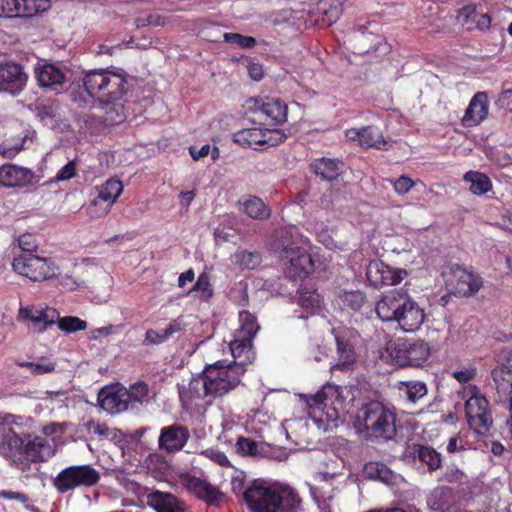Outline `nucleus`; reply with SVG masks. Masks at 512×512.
Returning <instances> with one entry per match:
<instances>
[{"label":"nucleus","instance_id":"nucleus-1","mask_svg":"<svg viewBox=\"0 0 512 512\" xmlns=\"http://www.w3.org/2000/svg\"><path fill=\"white\" fill-rule=\"evenodd\" d=\"M246 372L240 365H228L227 360L207 364L203 371L193 377L187 386L179 388V398L186 411L211 404L215 398L233 391Z\"/></svg>","mask_w":512,"mask_h":512},{"label":"nucleus","instance_id":"nucleus-2","mask_svg":"<svg viewBox=\"0 0 512 512\" xmlns=\"http://www.w3.org/2000/svg\"><path fill=\"white\" fill-rule=\"evenodd\" d=\"M82 84L90 97L107 106L106 123L116 125L125 120L124 105L120 100L128 91V82L123 74L108 69L89 70L84 73Z\"/></svg>","mask_w":512,"mask_h":512},{"label":"nucleus","instance_id":"nucleus-3","mask_svg":"<svg viewBox=\"0 0 512 512\" xmlns=\"http://www.w3.org/2000/svg\"><path fill=\"white\" fill-rule=\"evenodd\" d=\"M0 456L11 467L26 472L32 463L43 462L50 457V445L44 437L18 434L13 428L7 427L0 434Z\"/></svg>","mask_w":512,"mask_h":512},{"label":"nucleus","instance_id":"nucleus-4","mask_svg":"<svg viewBox=\"0 0 512 512\" xmlns=\"http://www.w3.org/2000/svg\"><path fill=\"white\" fill-rule=\"evenodd\" d=\"M375 312L382 321L396 322L404 332H414L425 319L424 310L404 290L394 289L381 296Z\"/></svg>","mask_w":512,"mask_h":512},{"label":"nucleus","instance_id":"nucleus-5","mask_svg":"<svg viewBox=\"0 0 512 512\" xmlns=\"http://www.w3.org/2000/svg\"><path fill=\"white\" fill-rule=\"evenodd\" d=\"M243 499L251 512H298L302 499L288 485H264L254 483L243 493Z\"/></svg>","mask_w":512,"mask_h":512},{"label":"nucleus","instance_id":"nucleus-6","mask_svg":"<svg viewBox=\"0 0 512 512\" xmlns=\"http://www.w3.org/2000/svg\"><path fill=\"white\" fill-rule=\"evenodd\" d=\"M366 432L378 439L391 440L396 436V414L393 408L374 401L364 405L358 414Z\"/></svg>","mask_w":512,"mask_h":512},{"label":"nucleus","instance_id":"nucleus-7","mask_svg":"<svg viewBox=\"0 0 512 512\" xmlns=\"http://www.w3.org/2000/svg\"><path fill=\"white\" fill-rule=\"evenodd\" d=\"M287 105L277 98H250L245 102V117L253 124L273 127L287 120Z\"/></svg>","mask_w":512,"mask_h":512},{"label":"nucleus","instance_id":"nucleus-8","mask_svg":"<svg viewBox=\"0 0 512 512\" xmlns=\"http://www.w3.org/2000/svg\"><path fill=\"white\" fill-rule=\"evenodd\" d=\"M458 395L465 401V414L471 429L478 434H485L492 425L489 403L475 385L463 386Z\"/></svg>","mask_w":512,"mask_h":512},{"label":"nucleus","instance_id":"nucleus-9","mask_svg":"<svg viewBox=\"0 0 512 512\" xmlns=\"http://www.w3.org/2000/svg\"><path fill=\"white\" fill-rule=\"evenodd\" d=\"M282 249L280 258L284 262V274L290 280H303L314 271V263L308 251L295 241L289 240L288 233L281 232Z\"/></svg>","mask_w":512,"mask_h":512},{"label":"nucleus","instance_id":"nucleus-10","mask_svg":"<svg viewBox=\"0 0 512 512\" xmlns=\"http://www.w3.org/2000/svg\"><path fill=\"white\" fill-rule=\"evenodd\" d=\"M100 473L89 464L71 465L62 469L51 479L54 489L60 494H66L77 488H89L100 481Z\"/></svg>","mask_w":512,"mask_h":512},{"label":"nucleus","instance_id":"nucleus-11","mask_svg":"<svg viewBox=\"0 0 512 512\" xmlns=\"http://www.w3.org/2000/svg\"><path fill=\"white\" fill-rule=\"evenodd\" d=\"M12 269L17 274L34 282L52 279L59 274V267L54 260L31 253L14 256Z\"/></svg>","mask_w":512,"mask_h":512},{"label":"nucleus","instance_id":"nucleus-12","mask_svg":"<svg viewBox=\"0 0 512 512\" xmlns=\"http://www.w3.org/2000/svg\"><path fill=\"white\" fill-rule=\"evenodd\" d=\"M349 391L346 387L326 384L322 386V426L325 431L336 426L344 413Z\"/></svg>","mask_w":512,"mask_h":512},{"label":"nucleus","instance_id":"nucleus-13","mask_svg":"<svg viewBox=\"0 0 512 512\" xmlns=\"http://www.w3.org/2000/svg\"><path fill=\"white\" fill-rule=\"evenodd\" d=\"M407 275L405 269L389 266L381 260H372L366 267L367 281L374 288L397 285Z\"/></svg>","mask_w":512,"mask_h":512},{"label":"nucleus","instance_id":"nucleus-14","mask_svg":"<svg viewBox=\"0 0 512 512\" xmlns=\"http://www.w3.org/2000/svg\"><path fill=\"white\" fill-rule=\"evenodd\" d=\"M276 134L280 141L285 138V135L279 130H271L269 128H261V127H252V128H244L236 131L232 139L233 141L247 148H252L255 150L260 149V147L268 145L274 146L277 141H274L272 138V134Z\"/></svg>","mask_w":512,"mask_h":512},{"label":"nucleus","instance_id":"nucleus-15","mask_svg":"<svg viewBox=\"0 0 512 512\" xmlns=\"http://www.w3.org/2000/svg\"><path fill=\"white\" fill-rule=\"evenodd\" d=\"M337 345L338 362L332 368L345 369L355 360L354 346L357 332L348 327L338 326L332 329Z\"/></svg>","mask_w":512,"mask_h":512},{"label":"nucleus","instance_id":"nucleus-16","mask_svg":"<svg viewBox=\"0 0 512 512\" xmlns=\"http://www.w3.org/2000/svg\"><path fill=\"white\" fill-rule=\"evenodd\" d=\"M28 76L15 62L0 63V92L18 95L27 84Z\"/></svg>","mask_w":512,"mask_h":512},{"label":"nucleus","instance_id":"nucleus-17","mask_svg":"<svg viewBox=\"0 0 512 512\" xmlns=\"http://www.w3.org/2000/svg\"><path fill=\"white\" fill-rule=\"evenodd\" d=\"M345 137L349 141L357 142L363 148L387 150L389 147V142L384 138L382 131L373 125L347 129Z\"/></svg>","mask_w":512,"mask_h":512},{"label":"nucleus","instance_id":"nucleus-18","mask_svg":"<svg viewBox=\"0 0 512 512\" xmlns=\"http://www.w3.org/2000/svg\"><path fill=\"white\" fill-rule=\"evenodd\" d=\"M190 439V431L186 426L173 423L161 428L158 439L159 448L167 453L181 451Z\"/></svg>","mask_w":512,"mask_h":512},{"label":"nucleus","instance_id":"nucleus-19","mask_svg":"<svg viewBox=\"0 0 512 512\" xmlns=\"http://www.w3.org/2000/svg\"><path fill=\"white\" fill-rule=\"evenodd\" d=\"M35 174L32 170L15 164L0 166V186L7 188H23L31 185Z\"/></svg>","mask_w":512,"mask_h":512},{"label":"nucleus","instance_id":"nucleus-20","mask_svg":"<svg viewBox=\"0 0 512 512\" xmlns=\"http://www.w3.org/2000/svg\"><path fill=\"white\" fill-rule=\"evenodd\" d=\"M454 293L469 296L479 291L483 286L482 278L471 270L457 266L453 270Z\"/></svg>","mask_w":512,"mask_h":512},{"label":"nucleus","instance_id":"nucleus-21","mask_svg":"<svg viewBox=\"0 0 512 512\" xmlns=\"http://www.w3.org/2000/svg\"><path fill=\"white\" fill-rule=\"evenodd\" d=\"M100 407L110 414H118L128 409L126 388H103L98 393Z\"/></svg>","mask_w":512,"mask_h":512},{"label":"nucleus","instance_id":"nucleus-22","mask_svg":"<svg viewBox=\"0 0 512 512\" xmlns=\"http://www.w3.org/2000/svg\"><path fill=\"white\" fill-rule=\"evenodd\" d=\"M122 191L123 184L118 179L110 178L105 183H103L99 188L98 196L91 202V207H97L101 205V203L104 204L101 212L97 213L96 215L99 217L108 214L113 204L121 195Z\"/></svg>","mask_w":512,"mask_h":512},{"label":"nucleus","instance_id":"nucleus-23","mask_svg":"<svg viewBox=\"0 0 512 512\" xmlns=\"http://www.w3.org/2000/svg\"><path fill=\"white\" fill-rule=\"evenodd\" d=\"M488 114V98L485 92L476 93L471 99L462 118L464 126L471 127L480 124Z\"/></svg>","mask_w":512,"mask_h":512},{"label":"nucleus","instance_id":"nucleus-24","mask_svg":"<svg viewBox=\"0 0 512 512\" xmlns=\"http://www.w3.org/2000/svg\"><path fill=\"white\" fill-rule=\"evenodd\" d=\"M252 342V338L240 337L235 334L234 339L230 342V350L234 360L228 361V365H240L243 369H246V365L254 359Z\"/></svg>","mask_w":512,"mask_h":512},{"label":"nucleus","instance_id":"nucleus-25","mask_svg":"<svg viewBox=\"0 0 512 512\" xmlns=\"http://www.w3.org/2000/svg\"><path fill=\"white\" fill-rule=\"evenodd\" d=\"M147 504L157 512H185L184 503L168 492L154 491L148 494Z\"/></svg>","mask_w":512,"mask_h":512},{"label":"nucleus","instance_id":"nucleus-26","mask_svg":"<svg viewBox=\"0 0 512 512\" xmlns=\"http://www.w3.org/2000/svg\"><path fill=\"white\" fill-rule=\"evenodd\" d=\"M186 487L197 498L207 503H216L221 498V492L217 488L195 476L186 479Z\"/></svg>","mask_w":512,"mask_h":512},{"label":"nucleus","instance_id":"nucleus-27","mask_svg":"<svg viewBox=\"0 0 512 512\" xmlns=\"http://www.w3.org/2000/svg\"><path fill=\"white\" fill-rule=\"evenodd\" d=\"M36 79L41 87L57 89L66 82V76L62 69L53 65L45 64L36 70Z\"/></svg>","mask_w":512,"mask_h":512},{"label":"nucleus","instance_id":"nucleus-28","mask_svg":"<svg viewBox=\"0 0 512 512\" xmlns=\"http://www.w3.org/2000/svg\"><path fill=\"white\" fill-rule=\"evenodd\" d=\"M239 202L243 207V212L252 219L266 220L271 216L270 208L257 196H244Z\"/></svg>","mask_w":512,"mask_h":512},{"label":"nucleus","instance_id":"nucleus-29","mask_svg":"<svg viewBox=\"0 0 512 512\" xmlns=\"http://www.w3.org/2000/svg\"><path fill=\"white\" fill-rule=\"evenodd\" d=\"M406 340L389 342L381 352L380 358L386 363L398 366H407Z\"/></svg>","mask_w":512,"mask_h":512},{"label":"nucleus","instance_id":"nucleus-30","mask_svg":"<svg viewBox=\"0 0 512 512\" xmlns=\"http://www.w3.org/2000/svg\"><path fill=\"white\" fill-rule=\"evenodd\" d=\"M299 305L310 315H317L320 310V293L310 283H305L299 289Z\"/></svg>","mask_w":512,"mask_h":512},{"label":"nucleus","instance_id":"nucleus-31","mask_svg":"<svg viewBox=\"0 0 512 512\" xmlns=\"http://www.w3.org/2000/svg\"><path fill=\"white\" fill-rule=\"evenodd\" d=\"M430 509L437 512H449L453 504V493L450 488L437 487L427 499Z\"/></svg>","mask_w":512,"mask_h":512},{"label":"nucleus","instance_id":"nucleus-32","mask_svg":"<svg viewBox=\"0 0 512 512\" xmlns=\"http://www.w3.org/2000/svg\"><path fill=\"white\" fill-rule=\"evenodd\" d=\"M405 352L407 366H420L428 359L430 348L428 344L422 340L414 342L406 340Z\"/></svg>","mask_w":512,"mask_h":512},{"label":"nucleus","instance_id":"nucleus-33","mask_svg":"<svg viewBox=\"0 0 512 512\" xmlns=\"http://www.w3.org/2000/svg\"><path fill=\"white\" fill-rule=\"evenodd\" d=\"M463 180L470 184L469 190L474 195H483L492 189V182L489 177L478 171H467L463 175Z\"/></svg>","mask_w":512,"mask_h":512},{"label":"nucleus","instance_id":"nucleus-34","mask_svg":"<svg viewBox=\"0 0 512 512\" xmlns=\"http://www.w3.org/2000/svg\"><path fill=\"white\" fill-rule=\"evenodd\" d=\"M364 473L368 478L379 480L387 485L394 484L397 479V475L381 462L367 463L364 466Z\"/></svg>","mask_w":512,"mask_h":512},{"label":"nucleus","instance_id":"nucleus-35","mask_svg":"<svg viewBox=\"0 0 512 512\" xmlns=\"http://www.w3.org/2000/svg\"><path fill=\"white\" fill-rule=\"evenodd\" d=\"M188 297H193L204 302H208L214 295V290L210 282V276L203 272L201 273L195 284L186 292Z\"/></svg>","mask_w":512,"mask_h":512},{"label":"nucleus","instance_id":"nucleus-36","mask_svg":"<svg viewBox=\"0 0 512 512\" xmlns=\"http://www.w3.org/2000/svg\"><path fill=\"white\" fill-rule=\"evenodd\" d=\"M232 262L242 270H254L262 262V255L258 251H248L239 248L231 257Z\"/></svg>","mask_w":512,"mask_h":512},{"label":"nucleus","instance_id":"nucleus-37","mask_svg":"<svg viewBox=\"0 0 512 512\" xmlns=\"http://www.w3.org/2000/svg\"><path fill=\"white\" fill-rule=\"evenodd\" d=\"M181 324L177 321L169 323V325L160 331L148 329L143 340L144 345H159L166 342L172 335L181 331Z\"/></svg>","mask_w":512,"mask_h":512},{"label":"nucleus","instance_id":"nucleus-38","mask_svg":"<svg viewBox=\"0 0 512 512\" xmlns=\"http://www.w3.org/2000/svg\"><path fill=\"white\" fill-rule=\"evenodd\" d=\"M20 313L23 315V317L30 319L34 323H42L43 326L39 329L40 331H44L49 326H52L55 323L54 318L59 317V313L55 309L36 311L21 309Z\"/></svg>","mask_w":512,"mask_h":512},{"label":"nucleus","instance_id":"nucleus-39","mask_svg":"<svg viewBox=\"0 0 512 512\" xmlns=\"http://www.w3.org/2000/svg\"><path fill=\"white\" fill-rule=\"evenodd\" d=\"M239 323L240 327L235 334L254 339L260 329L257 317L247 310H242L239 312Z\"/></svg>","mask_w":512,"mask_h":512},{"label":"nucleus","instance_id":"nucleus-40","mask_svg":"<svg viewBox=\"0 0 512 512\" xmlns=\"http://www.w3.org/2000/svg\"><path fill=\"white\" fill-rule=\"evenodd\" d=\"M398 390L412 403H416L427 394V386L422 381H401L398 383Z\"/></svg>","mask_w":512,"mask_h":512},{"label":"nucleus","instance_id":"nucleus-41","mask_svg":"<svg viewBox=\"0 0 512 512\" xmlns=\"http://www.w3.org/2000/svg\"><path fill=\"white\" fill-rule=\"evenodd\" d=\"M18 17H33L39 13L47 11L50 6V0H18Z\"/></svg>","mask_w":512,"mask_h":512},{"label":"nucleus","instance_id":"nucleus-42","mask_svg":"<svg viewBox=\"0 0 512 512\" xmlns=\"http://www.w3.org/2000/svg\"><path fill=\"white\" fill-rule=\"evenodd\" d=\"M365 302V294L359 290L341 291L338 304L342 309L359 310Z\"/></svg>","mask_w":512,"mask_h":512},{"label":"nucleus","instance_id":"nucleus-43","mask_svg":"<svg viewBox=\"0 0 512 512\" xmlns=\"http://www.w3.org/2000/svg\"><path fill=\"white\" fill-rule=\"evenodd\" d=\"M342 0H322V24L327 26L336 22L342 13Z\"/></svg>","mask_w":512,"mask_h":512},{"label":"nucleus","instance_id":"nucleus-44","mask_svg":"<svg viewBox=\"0 0 512 512\" xmlns=\"http://www.w3.org/2000/svg\"><path fill=\"white\" fill-rule=\"evenodd\" d=\"M344 168L342 161L322 157V179L332 182L344 172Z\"/></svg>","mask_w":512,"mask_h":512},{"label":"nucleus","instance_id":"nucleus-45","mask_svg":"<svg viewBox=\"0 0 512 512\" xmlns=\"http://www.w3.org/2000/svg\"><path fill=\"white\" fill-rule=\"evenodd\" d=\"M492 376L499 392L504 394L512 393V372L505 371V368L501 367L494 369Z\"/></svg>","mask_w":512,"mask_h":512},{"label":"nucleus","instance_id":"nucleus-46","mask_svg":"<svg viewBox=\"0 0 512 512\" xmlns=\"http://www.w3.org/2000/svg\"><path fill=\"white\" fill-rule=\"evenodd\" d=\"M417 455L419 460L425 463L430 471L438 469L441 465L440 454L431 447L420 446L417 450Z\"/></svg>","mask_w":512,"mask_h":512},{"label":"nucleus","instance_id":"nucleus-47","mask_svg":"<svg viewBox=\"0 0 512 512\" xmlns=\"http://www.w3.org/2000/svg\"><path fill=\"white\" fill-rule=\"evenodd\" d=\"M57 324L61 331L67 333H73L87 328V322L75 316L58 317Z\"/></svg>","mask_w":512,"mask_h":512},{"label":"nucleus","instance_id":"nucleus-48","mask_svg":"<svg viewBox=\"0 0 512 512\" xmlns=\"http://www.w3.org/2000/svg\"><path fill=\"white\" fill-rule=\"evenodd\" d=\"M148 394V385L143 381L136 382L132 384L129 389H126L129 405L132 403H143Z\"/></svg>","mask_w":512,"mask_h":512},{"label":"nucleus","instance_id":"nucleus-49","mask_svg":"<svg viewBox=\"0 0 512 512\" xmlns=\"http://www.w3.org/2000/svg\"><path fill=\"white\" fill-rule=\"evenodd\" d=\"M236 451L242 456H257L260 454L258 443L243 436L237 439Z\"/></svg>","mask_w":512,"mask_h":512},{"label":"nucleus","instance_id":"nucleus-50","mask_svg":"<svg viewBox=\"0 0 512 512\" xmlns=\"http://www.w3.org/2000/svg\"><path fill=\"white\" fill-rule=\"evenodd\" d=\"M223 38L225 42L241 48H253L257 43L254 37L239 33H224Z\"/></svg>","mask_w":512,"mask_h":512},{"label":"nucleus","instance_id":"nucleus-51","mask_svg":"<svg viewBox=\"0 0 512 512\" xmlns=\"http://www.w3.org/2000/svg\"><path fill=\"white\" fill-rule=\"evenodd\" d=\"M394 191L399 195H404L410 191V189L417 185L421 184L424 188L425 185L421 181H413L410 177L402 175L396 180L390 181Z\"/></svg>","mask_w":512,"mask_h":512},{"label":"nucleus","instance_id":"nucleus-52","mask_svg":"<svg viewBox=\"0 0 512 512\" xmlns=\"http://www.w3.org/2000/svg\"><path fill=\"white\" fill-rule=\"evenodd\" d=\"M18 246L23 253H31L37 251L38 244L36 238L31 233H24L17 238Z\"/></svg>","mask_w":512,"mask_h":512},{"label":"nucleus","instance_id":"nucleus-53","mask_svg":"<svg viewBox=\"0 0 512 512\" xmlns=\"http://www.w3.org/2000/svg\"><path fill=\"white\" fill-rule=\"evenodd\" d=\"M77 175V163L76 160L69 161L66 165H64L54 177L55 182H62L66 180H70Z\"/></svg>","mask_w":512,"mask_h":512},{"label":"nucleus","instance_id":"nucleus-54","mask_svg":"<svg viewBox=\"0 0 512 512\" xmlns=\"http://www.w3.org/2000/svg\"><path fill=\"white\" fill-rule=\"evenodd\" d=\"M37 117L45 125H53L56 118V109L52 105H39L36 107Z\"/></svg>","mask_w":512,"mask_h":512},{"label":"nucleus","instance_id":"nucleus-55","mask_svg":"<svg viewBox=\"0 0 512 512\" xmlns=\"http://www.w3.org/2000/svg\"><path fill=\"white\" fill-rule=\"evenodd\" d=\"M18 0H0V17H18Z\"/></svg>","mask_w":512,"mask_h":512},{"label":"nucleus","instance_id":"nucleus-56","mask_svg":"<svg viewBox=\"0 0 512 512\" xmlns=\"http://www.w3.org/2000/svg\"><path fill=\"white\" fill-rule=\"evenodd\" d=\"M476 375V369L474 367H466L461 370H456L452 373V376L460 383H467L472 380Z\"/></svg>","mask_w":512,"mask_h":512},{"label":"nucleus","instance_id":"nucleus-57","mask_svg":"<svg viewBox=\"0 0 512 512\" xmlns=\"http://www.w3.org/2000/svg\"><path fill=\"white\" fill-rule=\"evenodd\" d=\"M56 363L53 361H44L42 363H34L32 373L35 375H43L55 370Z\"/></svg>","mask_w":512,"mask_h":512},{"label":"nucleus","instance_id":"nucleus-58","mask_svg":"<svg viewBox=\"0 0 512 512\" xmlns=\"http://www.w3.org/2000/svg\"><path fill=\"white\" fill-rule=\"evenodd\" d=\"M0 498L6 499V500H15L21 503H26L28 501V496L22 492L17 491H9V490H2L0 491Z\"/></svg>","mask_w":512,"mask_h":512},{"label":"nucleus","instance_id":"nucleus-59","mask_svg":"<svg viewBox=\"0 0 512 512\" xmlns=\"http://www.w3.org/2000/svg\"><path fill=\"white\" fill-rule=\"evenodd\" d=\"M247 71L249 76L255 81L261 80L264 74L262 65L252 61L248 63Z\"/></svg>","mask_w":512,"mask_h":512},{"label":"nucleus","instance_id":"nucleus-60","mask_svg":"<svg viewBox=\"0 0 512 512\" xmlns=\"http://www.w3.org/2000/svg\"><path fill=\"white\" fill-rule=\"evenodd\" d=\"M472 20H473V22L476 23L477 27L480 30L488 29L490 27V24H491V18H490V16L487 13H483V14L475 13L472 16Z\"/></svg>","mask_w":512,"mask_h":512},{"label":"nucleus","instance_id":"nucleus-61","mask_svg":"<svg viewBox=\"0 0 512 512\" xmlns=\"http://www.w3.org/2000/svg\"><path fill=\"white\" fill-rule=\"evenodd\" d=\"M209 152H210L209 144H205L199 149L195 146H191L189 148V153L194 160H199V159L207 156L209 154Z\"/></svg>","mask_w":512,"mask_h":512},{"label":"nucleus","instance_id":"nucleus-62","mask_svg":"<svg viewBox=\"0 0 512 512\" xmlns=\"http://www.w3.org/2000/svg\"><path fill=\"white\" fill-rule=\"evenodd\" d=\"M210 458L217 464L223 466V467H229L230 466V461L228 459V457L226 456V454L224 452H221V451H210Z\"/></svg>","mask_w":512,"mask_h":512},{"label":"nucleus","instance_id":"nucleus-63","mask_svg":"<svg viewBox=\"0 0 512 512\" xmlns=\"http://www.w3.org/2000/svg\"><path fill=\"white\" fill-rule=\"evenodd\" d=\"M22 149V147H7L5 144L0 145V155L7 159L14 158Z\"/></svg>","mask_w":512,"mask_h":512},{"label":"nucleus","instance_id":"nucleus-64","mask_svg":"<svg viewBox=\"0 0 512 512\" xmlns=\"http://www.w3.org/2000/svg\"><path fill=\"white\" fill-rule=\"evenodd\" d=\"M112 330H113V326L112 325H109V326H106V327H101V328H96V329H93L91 330V339L93 340H97L101 337H106L108 335H110L112 333Z\"/></svg>","mask_w":512,"mask_h":512}]
</instances>
